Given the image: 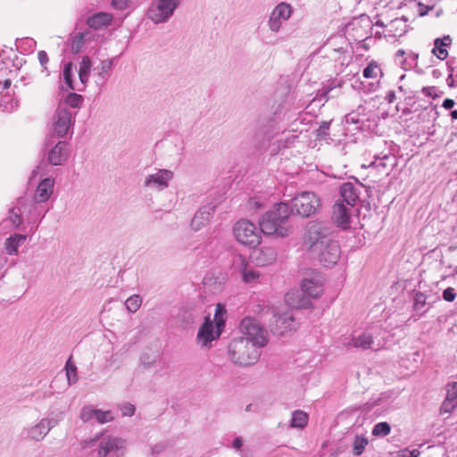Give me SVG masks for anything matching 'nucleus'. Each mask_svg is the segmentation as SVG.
I'll return each instance as SVG.
<instances>
[{
  "label": "nucleus",
  "mask_w": 457,
  "mask_h": 457,
  "mask_svg": "<svg viewBox=\"0 0 457 457\" xmlns=\"http://www.w3.org/2000/svg\"><path fill=\"white\" fill-rule=\"evenodd\" d=\"M377 25H378V26H384V24H383L382 22H380V21H377Z\"/></svg>",
  "instance_id": "62"
},
{
  "label": "nucleus",
  "mask_w": 457,
  "mask_h": 457,
  "mask_svg": "<svg viewBox=\"0 0 457 457\" xmlns=\"http://www.w3.org/2000/svg\"><path fill=\"white\" fill-rule=\"evenodd\" d=\"M451 117L453 120H457V110H453L451 112Z\"/></svg>",
  "instance_id": "59"
},
{
  "label": "nucleus",
  "mask_w": 457,
  "mask_h": 457,
  "mask_svg": "<svg viewBox=\"0 0 457 457\" xmlns=\"http://www.w3.org/2000/svg\"><path fill=\"white\" fill-rule=\"evenodd\" d=\"M294 318L288 312L278 313L272 309V319L270 320V331L273 334L282 336L293 329Z\"/></svg>",
  "instance_id": "16"
},
{
  "label": "nucleus",
  "mask_w": 457,
  "mask_h": 457,
  "mask_svg": "<svg viewBox=\"0 0 457 457\" xmlns=\"http://www.w3.org/2000/svg\"><path fill=\"white\" fill-rule=\"evenodd\" d=\"M457 407V382L446 385V395L441 404L440 413H452Z\"/></svg>",
  "instance_id": "24"
},
{
  "label": "nucleus",
  "mask_w": 457,
  "mask_h": 457,
  "mask_svg": "<svg viewBox=\"0 0 457 457\" xmlns=\"http://www.w3.org/2000/svg\"><path fill=\"white\" fill-rule=\"evenodd\" d=\"M452 43V38L450 36H445L440 38L437 37L434 41V47L432 49V54L436 55L440 60H445L448 56V51L446 47L450 46Z\"/></svg>",
  "instance_id": "29"
},
{
  "label": "nucleus",
  "mask_w": 457,
  "mask_h": 457,
  "mask_svg": "<svg viewBox=\"0 0 457 457\" xmlns=\"http://www.w3.org/2000/svg\"><path fill=\"white\" fill-rule=\"evenodd\" d=\"M353 218V207L345 205L342 201L337 200L332 206L331 220L341 229L350 228Z\"/></svg>",
  "instance_id": "15"
},
{
  "label": "nucleus",
  "mask_w": 457,
  "mask_h": 457,
  "mask_svg": "<svg viewBox=\"0 0 457 457\" xmlns=\"http://www.w3.org/2000/svg\"><path fill=\"white\" fill-rule=\"evenodd\" d=\"M179 4V0H153L147 17L155 24L166 22L173 15Z\"/></svg>",
  "instance_id": "10"
},
{
  "label": "nucleus",
  "mask_w": 457,
  "mask_h": 457,
  "mask_svg": "<svg viewBox=\"0 0 457 457\" xmlns=\"http://www.w3.org/2000/svg\"><path fill=\"white\" fill-rule=\"evenodd\" d=\"M57 424L54 419L44 418L24 429L25 438L33 442L42 441L50 430Z\"/></svg>",
  "instance_id": "13"
},
{
  "label": "nucleus",
  "mask_w": 457,
  "mask_h": 457,
  "mask_svg": "<svg viewBox=\"0 0 457 457\" xmlns=\"http://www.w3.org/2000/svg\"><path fill=\"white\" fill-rule=\"evenodd\" d=\"M72 49L73 50H76V51H79V44L78 45H75V42L72 44Z\"/></svg>",
  "instance_id": "61"
},
{
  "label": "nucleus",
  "mask_w": 457,
  "mask_h": 457,
  "mask_svg": "<svg viewBox=\"0 0 457 457\" xmlns=\"http://www.w3.org/2000/svg\"><path fill=\"white\" fill-rule=\"evenodd\" d=\"M112 21V16L107 12H98L91 16L87 24L94 29H100L104 26H108Z\"/></svg>",
  "instance_id": "33"
},
{
  "label": "nucleus",
  "mask_w": 457,
  "mask_h": 457,
  "mask_svg": "<svg viewBox=\"0 0 457 457\" xmlns=\"http://www.w3.org/2000/svg\"><path fill=\"white\" fill-rule=\"evenodd\" d=\"M330 122L323 121L318 129V136L326 137L329 129Z\"/></svg>",
  "instance_id": "49"
},
{
  "label": "nucleus",
  "mask_w": 457,
  "mask_h": 457,
  "mask_svg": "<svg viewBox=\"0 0 457 457\" xmlns=\"http://www.w3.org/2000/svg\"><path fill=\"white\" fill-rule=\"evenodd\" d=\"M6 262H7V258L5 257L4 253L2 251H0V270H2L4 268Z\"/></svg>",
  "instance_id": "58"
},
{
  "label": "nucleus",
  "mask_w": 457,
  "mask_h": 457,
  "mask_svg": "<svg viewBox=\"0 0 457 457\" xmlns=\"http://www.w3.org/2000/svg\"><path fill=\"white\" fill-rule=\"evenodd\" d=\"M11 84H12L11 79H5V80L4 81V83H2V82L0 81V94H1L4 90L8 89V88L10 87Z\"/></svg>",
  "instance_id": "54"
},
{
  "label": "nucleus",
  "mask_w": 457,
  "mask_h": 457,
  "mask_svg": "<svg viewBox=\"0 0 457 457\" xmlns=\"http://www.w3.org/2000/svg\"><path fill=\"white\" fill-rule=\"evenodd\" d=\"M352 345L356 348H361L363 350L371 349L374 351H378L383 346L379 342L376 343L373 337L368 332L353 337Z\"/></svg>",
  "instance_id": "26"
},
{
  "label": "nucleus",
  "mask_w": 457,
  "mask_h": 457,
  "mask_svg": "<svg viewBox=\"0 0 457 457\" xmlns=\"http://www.w3.org/2000/svg\"><path fill=\"white\" fill-rule=\"evenodd\" d=\"M261 348L245 338H233L228 345V358L236 364L247 366L254 364L260 358Z\"/></svg>",
  "instance_id": "5"
},
{
  "label": "nucleus",
  "mask_w": 457,
  "mask_h": 457,
  "mask_svg": "<svg viewBox=\"0 0 457 457\" xmlns=\"http://www.w3.org/2000/svg\"><path fill=\"white\" fill-rule=\"evenodd\" d=\"M63 79L69 89H74L75 87L72 85V63L67 62L64 64L63 71H62Z\"/></svg>",
  "instance_id": "42"
},
{
  "label": "nucleus",
  "mask_w": 457,
  "mask_h": 457,
  "mask_svg": "<svg viewBox=\"0 0 457 457\" xmlns=\"http://www.w3.org/2000/svg\"><path fill=\"white\" fill-rule=\"evenodd\" d=\"M130 0H112V4L115 9L124 10L128 7Z\"/></svg>",
  "instance_id": "47"
},
{
  "label": "nucleus",
  "mask_w": 457,
  "mask_h": 457,
  "mask_svg": "<svg viewBox=\"0 0 457 457\" xmlns=\"http://www.w3.org/2000/svg\"><path fill=\"white\" fill-rule=\"evenodd\" d=\"M70 154L69 145L65 141H59L47 154V162L54 166L62 165Z\"/></svg>",
  "instance_id": "19"
},
{
  "label": "nucleus",
  "mask_w": 457,
  "mask_h": 457,
  "mask_svg": "<svg viewBox=\"0 0 457 457\" xmlns=\"http://www.w3.org/2000/svg\"><path fill=\"white\" fill-rule=\"evenodd\" d=\"M233 272L238 274L245 284H256L260 281L261 273L253 268L246 257L237 253L233 256L231 262Z\"/></svg>",
  "instance_id": "12"
},
{
  "label": "nucleus",
  "mask_w": 457,
  "mask_h": 457,
  "mask_svg": "<svg viewBox=\"0 0 457 457\" xmlns=\"http://www.w3.org/2000/svg\"><path fill=\"white\" fill-rule=\"evenodd\" d=\"M428 11L429 8L427 5L420 3L419 4V12L420 16L426 15L428 12Z\"/></svg>",
  "instance_id": "53"
},
{
  "label": "nucleus",
  "mask_w": 457,
  "mask_h": 457,
  "mask_svg": "<svg viewBox=\"0 0 457 457\" xmlns=\"http://www.w3.org/2000/svg\"><path fill=\"white\" fill-rule=\"evenodd\" d=\"M386 100L389 104H392L395 100V92L394 91L388 92L387 95L386 96Z\"/></svg>",
  "instance_id": "57"
},
{
  "label": "nucleus",
  "mask_w": 457,
  "mask_h": 457,
  "mask_svg": "<svg viewBox=\"0 0 457 457\" xmlns=\"http://www.w3.org/2000/svg\"><path fill=\"white\" fill-rule=\"evenodd\" d=\"M443 298L446 302H453L456 298L455 291L453 287H447L443 292Z\"/></svg>",
  "instance_id": "46"
},
{
  "label": "nucleus",
  "mask_w": 457,
  "mask_h": 457,
  "mask_svg": "<svg viewBox=\"0 0 457 457\" xmlns=\"http://www.w3.org/2000/svg\"><path fill=\"white\" fill-rule=\"evenodd\" d=\"M261 230L251 221L240 220L233 226V234L238 243L255 246L261 243Z\"/></svg>",
  "instance_id": "8"
},
{
  "label": "nucleus",
  "mask_w": 457,
  "mask_h": 457,
  "mask_svg": "<svg viewBox=\"0 0 457 457\" xmlns=\"http://www.w3.org/2000/svg\"><path fill=\"white\" fill-rule=\"evenodd\" d=\"M369 444V439L363 436H356L353 443V453L355 456L361 455Z\"/></svg>",
  "instance_id": "36"
},
{
  "label": "nucleus",
  "mask_w": 457,
  "mask_h": 457,
  "mask_svg": "<svg viewBox=\"0 0 457 457\" xmlns=\"http://www.w3.org/2000/svg\"><path fill=\"white\" fill-rule=\"evenodd\" d=\"M27 239L25 235L13 234L6 238L4 242V249L10 255H15L18 253V248L22 245Z\"/></svg>",
  "instance_id": "30"
},
{
  "label": "nucleus",
  "mask_w": 457,
  "mask_h": 457,
  "mask_svg": "<svg viewBox=\"0 0 457 457\" xmlns=\"http://www.w3.org/2000/svg\"><path fill=\"white\" fill-rule=\"evenodd\" d=\"M15 107V104H13V102L10 103V104H4V102H1L0 103V110L2 112H12Z\"/></svg>",
  "instance_id": "51"
},
{
  "label": "nucleus",
  "mask_w": 457,
  "mask_h": 457,
  "mask_svg": "<svg viewBox=\"0 0 457 457\" xmlns=\"http://www.w3.org/2000/svg\"><path fill=\"white\" fill-rule=\"evenodd\" d=\"M173 176L174 174L171 170L161 169L154 173L147 175L144 179L143 186L154 191H162L169 187Z\"/></svg>",
  "instance_id": "14"
},
{
  "label": "nucleus",
  "mask_w": 457,
  "mask_h": 457,
  "mask_svg": "<svg viewBox=\"0 0 457 457\" xmlns=\"http://www.w3.org/2000/svg\"><path fill=\"white\" fill-rule=\"evenodd\" d=\"M289 216V205L286 203H279L262 217L259 222L260 230L266 235L285 237L288 236L290 230Z\"/></svg>",
  "instance_id": "2"
},
{
  "label": "nucleus",
  "mask_w": 457,
  "mask_h": 457,
  "mask_svg": "<svg viewBox=\"0 0 457 457\" xmlns=\"http://www.w3.org/2000/svg\"><path fill=\"white\" fill-rule=\"evenodd\" d=\"M75 123V112L59 104L52 117V129L58 137H65Z\"/></svg>",
  "instance_id": "9"
},
{
  "label": "nucleus",
  "mask_w": 457,
  "mask_h": 457,
  "mask_svg": "<svg viewBox=\"0 0 457 457\" xmlns=\"http://www.w3.org/2000/svg\"><path fill=\"white\" fill-rule=\"evenodd\" d=\"M286 303L292 308L303 309L311 305L310 297L302 290L291 289L285 296Z\"/></svg>",
  "instance_id": "23"
},
{
  "label": "nucleus",
  "mask_w": 457,
  "mask_h": 457,
  "mask_svg": "<svg viewBox=\"0 0 457 457\" xmlns=\"http://www.w3.org/2000/svg\"><path fill=\"white\" fill-rule=\"evenodd\" d=\"M80 419L84 422L96 420L100 424H104L113 420L114 417L111 411H102L94 409L90 406H86L81 410Z\"/></svg>",
  "instance_id": "17"
},
{
  "label": "nucleus",
  "mask_w": 457,
  "mask_h": 457,
  "mask_svg": "<svg viewBox=\"0 0 457 457\" xmlns=\"http://www.w3.org/2000/svg\"><path fill=\"white\" fill-rule=\"evenodd\" d=\"M91 68L92 62L90 58L88 56H84L79 63V78L82 85V88H78L79 91H82L88 82Z\"/></svg>",
  "instance_id": "32"
},
{
  "label": "nucleus",
  "mask_w": 457,
  "mask_h": 457,
  "mask_svg": "<svg viewBox=\"0 0 457 457\" xmlns=\"http://www.w3.org/2000/svg\"><path fill=\"white\" fill-rule=\"evenodd\" d=\"M225 314L224 307L217 304L213 319L210 315L204 318L196 335V343L202 348H210L211 343L220 337L225 327Z\"/></svg>",
  "instance_id": "4"
},
{
  "label": "nucleus",
  "mask_w": 457,
  "mask_h": 457,
  "mask_svg": "<svg viewBox=\"0 0 457 457\" xmlns=\"http://www.w3.org/2000/svg\"><path fill=\"white\" fill-rule=\"evenodd\" d=\"M9 220L12 225L19 227L22 222L21 210L19 208L11 209L9 212Z\"/></svg>",
  "instance_id": "43"
},
{
  "label": "nucleus",
  "mask_w": 457,
  "mask_h": 457,
  "mask_svg": "<svg viewBox=\"0 0 457 457\" xmlns=\"http://www.w3.org/2000/svg\"><path fill=\"white\" fill-rule=\"evenodd\" d=\"M406 454H408V457H419L420 454V452L418 449H413L411 451L408 449L403 450V456L406 457L407 456Z\"/></svg>",
  "instance_id": "50"
},
{
  "label": "nucleus",
  "mask_w": 457,
  "mask_h": 457,
  "mask_svg": "<svg viewBox=\"0 0 457 457\" xmlns=\"http://www.w3.org/2000/svg\"><path fill=\"white\" fill-rule=\"evenodd\" d=\"M422 92L428 96H433L435 93V87H425L422 88Z\"/></svg>",
  "instance_id": "55"
},
{
  "label": "nucleus",
  "mask_w": 457,
  "mask_h": 457,
  "mask_svg": "<svg viewBox=\"0 0 457 457\" xmlns=\"http://www.w3.org/2000/svg\"><path fill=\"white\" fill-rule=\"evenodd\" d=\"M294 9L291 4L286 2L278 3L269 13L267 27L273 34L279 33L284 23L287 22L293 14Z\"/></svg>",
  "instance_id": "11"
},
{
  "label": "nucleus",
  "mask_w": 457,
  "mask_h": 457,
  "mask_svg": "<svg viewBox=\"0 0 457 457\" xmlns=\"http://www.w3.org/2000/svg\"><path fill=\"white\" fill-rule=\"evenodd\" d=\"M361 186L353 185L351 182H345L340 187V196L345 205L353 207L359 200Z\"/></svg>",
  "instance_id": "22"
},
{
  "label": "nucleus",
  "mask_w": 457,
  "mask_h": 457,
  "mask_svg": "<svg viewBox=\"0 0 457 457\" xmlns=\"http://www.w3.org/2000/svg\"><path fill=\"white\" fill-rule=\"evenodd\" d=\"M382 74L381 68L375 61H371L363 70V77L366 79H377Z\"/></svg>",
  "instance_id": "37"
},
{
  "label": "nucleus",
  "mask_w": 457,
  "mask_h": 457,
  "mask_svg": "<svg viewBox=\"0 0 457 457\" xmlns=\"http://www.w3.org/2000/svg\"><path fill=\"white\" fill-rule=\"evenodd\" d=\"M455 104L453 99L446 98L444 100L442 106L447 110L452 109Z\"/></svg>",
  "instance_id": "52"
},
{
  "label": "nucleus",
  "mask_w": 457,
  "mask_h": 457,
  "mask_svg": "<svg viewBox=\"0 0 457 457\" xmlns=\"http://www.w3.org/2000/svg\"><path fill=\"white\" fill-rule=\"evenodd\" d=\"M54 187V179L53 178H46L42 179L34 194L33 200L37 204L46 203L53 195Z\"/></svg>",
  "instance_id": "21"
},
{
  "label": "nucleus",
  "mask_w": 457,
  "mask_h": 457,
  "mask_svg": "<svg viewBox=\"0 0 457 457\" xmlns=\"http://www.w3.org/2000/svg\"><path fill=\"white\" fill-rule=\"evenodd\" d=\"M239 330L242 334L240 337L245 338L259 348L264 347L269 342L268 331L255 319L249 317L243 319Z\"/></svg>",
  "instance_id": "6"
},
{
  "label": "nucleus",
  "mask_w": 457,
  "mask_h": 457,
  "mask_svg": "<svg viewBox=\"0 0 457 457\" xmlns=\"http://www.w3.org/2000/svg\"><path fill=\"white\" fill-rule=\"evenodd\" d=\"M320 207V200L313 192H302L291 200L290 214L295 212L302 217L314 214Z\"/></svg>",
  "instance_id": "7"
},
{
  "label": "nucleus",
  "mask_w": 457,
  "mask_h": 457,
  "mask_svg": "<svg viewBox=\"0 0 457 457\" xmlns=\"http://www.w3.org/2000/svg\"><path fill=\"white\" fill-rule=\"evenodd\" d=\"M278 257L277 249L272 246H262L253 251V262L259 267H265L275 262Z\"/></svg>",
  "instance_id": "18"
},
{
  "label": "nucleus",
  "mask_w": 457,
  "mask_h": 457,
  "mask_svg": "<svg viewBox=\"0 0 457 457\" xmlns=\"http://www.w3.org/2000/svg\"><path fill=\"white\" fill-rule=\"evenodd\" d=\"M141 304L142 299L138 295H133L125 301V306L127 310L131 313L137 312Z\"/></svg>",
  "instance_id": "38"
},
{
  "label": "nucleus",
  "mask_w": 457,
  "mask_h": 457,
  "mask_svg": "<svg viewBox=\"0 0 457 457\" xmlns=\"http://www.w3.org/2000/svg\"><path fill=\"white\" fill-rule=\"evenodd\" d=\"M37 58L41 66L44 67V69H46V64L49 61L47 54L43 50L39 51L37 54Z\"/></svg>",
  "instance_id": "48"
},
{
  "label": "nucleus",
  "mask_w": 457,
  "mask_h": 457,
  "mask_svg": "<svg viewBox=\"0 0 457 457\" xmlns=\"http://www.w3.org/2000/svg\"><path fill=\"white\" fill-rule=\"evenodd\" d=\"M303 244L326 267L334 266L340 258L338 243L331 238L329 228L321 222H309Z\"/></svg>",
  "instance_id": "1"
},
{
  "label": "nucleus",
  "mask_w": 457,
  "mask_h": 457,
  "mask_svg": "<svg viewBox=\"0 0 457 457\" xmlns=\"http://www.w3.org/2000/svg\"><path fill=\"white\" fill-rule=\"evenodd\" d=\"M214 212V208L209 205L203 206L194 215L191 220V228L195 231L203 228L212 219Z\"/></svg>",
  "instance_id": "25"
},
{
  "label": "nucleus",
  "mask_w": 457,
  "mask_h": 457,
  "mask_svg": "<svg viewBox=\"0 0 457 457\" xmlns=\"http://www.w3.org/2000/svg\"><path fill=\"white\" fill-rule=\"evenodd\" d=\"M232 445L236 449H240L243 445V440L241 437H237L233 440Z\"/></svg>",
  "instance_id": "56"
},
{
  "label": "nucleus",
  "mask_w": 457,
  "mask_h": 457,
  "mask_svg": "<svg viewBox=\"0 0 457 457\" xmlns=\"http://www.w3.org/2000/svg\"><path fill=\"white\" fill-rule=\"evenodd\" d=\"M113 61L112 59H105L101 61L98 66L96 68V80L98 85L104 84L110 77L111 71L112 70Z\"/></svg>",
  "instance_id": "28"
},
{
  "label": "nucleus",
  "mask_w": 457,
  "mask_h": 457,
  "mask_svg": "<svg viewBox=\"0 0 457 457\" xmlns=\"http://www.w3.org/2000/svg\"><path fill=\"white\" fill-rule=\"evenodd\" d=\"M119 410L121 411L122 416L131 417L135 413V406L130 403H123L119 405Z\"/></svg>",
  "instance_id": "45"
},
{
  "label": "nucleus",
  "mask_w": 457,
  "mask_h": 457,
  "mask_svg": "<svg viewBox=\"0 0 457 457\" xmlns=\"http://www.w3.org/2000/svg\"><path fill=\"white\" fill-rule=\"evenodd\" d=\"M351 26L353 31V37L354 40L362 41L369 37V32L366 29L370 28V21L369 18L361 17L358 20H354Z\"/></svg>",
  "instance_id": "27"
},
{
  "label": "nucleus",
  "mask_w": 457,
  "mask_h": 457,
  "mask_svg": "<svg viewBox=\"0 0 457 457\" xmlns=\"http://www.w3.org/2000/svg\"><path fill=\"white\" fill-rule=\"evenodd\" d=\"M97 443V457H123L126 454L128 442L125 438L97 433L93 437L81 442L82 448L92 447Z\"/></svg>",
  "instance_id": "3"
},
{
  "label": "nucleus",
  "mask_w": 457,
  "mask_h": 457,
  "mask_svg": "<svg viewBox=\"0 0 457 457\" xmlns=\"http://www.w3.org/2000/svg\"><path fill=\"white\" fill-rule=\"evenodd\" d=\"M302 291L310 298H318L323 293V278L319 275H313L302 281Z\"/></svg>",
  "instance_id": "20"
},
{
  "label": "nucleus",
  "mask_w": 457,
  "mask_h": 457,
  "mask_svg": "<svg viewBox=\"0 0 457 457\" xmlns=\"http://www.w3.org/2000/svg\"><path fill=\"white\" fill-rule=\"evenodd\" d=\"M65 370L69 385L76 383L78 380L77 367L75 366V364L71 363V358L68 360L65 365Z\"/></svg>",
  "instance_id": "39"
},
{
  "label": "nucleus",
  "mask_w": 457,
  "mask_h": 457,
  "mask_svg": "<svg viewBox=\"0 0 457 457\" xmlns=\"http://www.w3.org/2000/svg\"><path fill=\"white\" fill-rule=\"evenodd\" d=\"M404 54H405V52H404L403 50L400 49V50H398V51L396 52V56H401V57H403V56L404 55Z\"/></svg>",
  "instance_id": "60"
},
{
  "label": "nucleus",
  "mask_w": 457,
  "mask_h": 457,
  "mask_svg": "<svg viewBox=\"0 0 457 457\" xmlns=\"http://www.w3.org/2000/svg\"><path fill=\"white\" fill-rule=\"evenodd\" d=\"M391 427L387 422H379L373 427L372 435L375 436H386L389 435Z\"/></svg>",
  "instance_id": "40"
},
{
  "label": "nucleus",
  "mask_w": 457,
  "mask_h": 457,
  "mask_svg": "<svg viewBox=\"0 0 457 457\" xmlns=\"http://www.w3.org/2000/svg\"><path fill=\"white\" fill-rule=\"evenodd\" d=\"M426 302H427V297H426L425 294H423L421 292L416 293L415 296H414V304H413L414 310L415 311H422V309L426 305Z\"/></svg>",
  "instance_id": "44"
},
{
  "label": "nucleus",
  "mask_w": 457,
  "mask_h": 457,
  "mask_svg": "<svg viewBox=\"0 0 457 457\" xmlns=\"http://www.w3.org/2000/svg\"><path fill=\"white\" fill-rule=\"evenodd\" d=\"M309 420L308 414L301 410H295L292 412L290 428H303L307 426Z\"/></svg>",
  "instance_id": "34"
},
{
  "label": "nucleus",
  "mask_w": 457,
  "mask_h": 457,
  "mask_svg": "<svg viewBox=\"0 0 457 457\" xmlns=\"http://www.w3.org/2000/svg\"><path fill=\"white\" fill-rule=\"evenodd\" d=\"M157 355L145 353L140 356V365L145 369H150L155 365Z\"/></svg>",
  "instance_id": "41"
},
{
  "label": "nucleus",
  "mask_w": 457,
  "mask_h": 457,
  "mask_svg": "<svg viewBox=\"0 0 457 457\" xmlns=\"http://www.w3.org/2000/svg\"><path fill=\"white\" fill-rule=\"evenodd\" d=\"M83 103V96L76 93H69L60 104L65 105L67 108H79Z\"/></svg>",
  "instance_id": "35"
},
{
  "label": "nucleus",
  "mask_w": 457,
  "mask_h": 457,
  "mask_svg": "<svg viewBox=\"0 0 457 457\" xmlns=\"http://www.w3.org/2000/svg\"><path fill=\"white\" fill-rule=\"evenodd\" d=\"M395 157L392 155L385 154L382 157H376L371 162L370 167L378 170V172H383L388 175L389 170L395 165Z\"/></svg>",
  "instance_id": "31"
}]
</instances>
